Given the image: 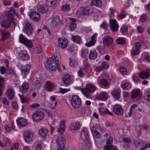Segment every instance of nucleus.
<instances>
[{"mask_svg": "<svg viewBox=\"0 0 150 150\" xmlns=\"http://www.w3.org/2000/svg\"><path fill=\"white\" fill-rule=\"evenodd\" d=\"M71 103L73 107L78 108L81 106V101L78 96L74 95L71 98Z\"/></svg>", "mask_w": 150, "mask_h": 150, "instance_id": "nucleus-1", "label": "nucleus"}, {"mask_svg": "<svg viewBox=\"0 0 150 150\" xmlns=\"http://www.w3.org/2000/svg\"><path fill=\"white\" fill-rule=\"evenodd\" d=\"M96 89L95 86L93 84H87L85 89H82L81 91L83 95L87 98H89V92H93Z\"/></svg>", "mask_w": 150, "mask_h": 150, "instance_id": "nucleus-2", "label": "nucleus"}, {"mask_svg": "<svg viewBox=\"0 0 150 150\" xmlns=\"http://www.w3.org/2000/svg\"><path fill=\"white\" fill-rule=\"evenodd\" d=\"M59 24L63 25V21L60 18L59 16H57L53 18L50 23V26L52 28H55Z\"/></svg>", "mask_w": 150, "mask_h": 150, "instance_id": "nucleus-3", "label": "nucleus"}, {"mask_svg": "<svg viewBox=\"0 0 150 150\" xmlns=\"http://www.w3.org/2000/svg\"><path fill=\"white\" fill-rule=\"evenodd\" d=\"M44 117L43 112L38 111L35 112L32 114L33 120L35 122H38L42 120Z\"/></svg>", "mask_w": 150, "mask_h": 150, "instance_id": "nucleus-4", "label": "nucleus"}, {"mask_svg": "<svg viewBox=\"0 0 150 150\" xmlns=\"http://www.w3.org/2000/svg\"><path fill=\"white\" fill-rule=\"evenodd\" d=\"M19 41L25 45L28 48H31L33 45L30 40L27 39L22 34H21L19 36Z\"/></svg>", "mask_w": 150, "mask_h": 150, "instance_id": "nucleus-5", "label": "nucleus"}, {"mask_svg": "<svg viewBox=\"0 0 150 150\" xmlns=\"http://www.w3.org/2000/svg\"><path fill=\"white\" fill-rule=\"evenodd\" d=\"M93 11V9L91 8H85L84 7L82 6L78 9L76 13L78 14H82L86 16H90L91 15Z\"/></svg>", "mask_w": 150, "mask_h": 150, "instance_id": "nucleus-6", "label": "nucleus"}, {"mask_svg": "<svg viewBox=\"0 0 150 150\" xmlns=\"http://www.w3.org/2000/svg\"><path fill=\"white\" fill-rule=\"evenodd\" d=\"M81 137L83 141L85 142H88V144L89 147L90 146L91 144L88 143L89 137L88 134V129L86 128H82L81 134Z\"/></svg>", "mask_w": 150, "mask_h": 150, "instance_id": "nucleus-7", "label": "nucleus"}, {"mask_svg": "<svg viewBox=\"0 0 150 150\" xmlns=\"http://www.w3.org/2000/svg\"><path fill=\"white\" fill-rule=\"evenodd\" d=\"M103 44L104 46H110L113 43V39L110 35L105 36L103 39Z\"/></svg>", "mask_w": 150, "mask_h": 150, "instance_id": "nucleus-8", "label": "nucleus"}, {"mask_svg": "<svg viewBox=\"0 0 150 150\" xmlns=\"http://www.w3.org/2000/svg\"><path fill=\"white\" fill-rule=\"evenodd\" d=\"M113 111L118 115H122L124 113V110L121 106L119 104H116L112 107Z\"/></svg>", "mask_w": 150, "mask_h": 150, "instance_id": "nucleus-9", "label": "nucleus"}, {"mask_svg": "<svg viewBox=\"0 0 150 150\" xmlns=\"http://www.w3.org/2000/svg\"><path fill=\"white\" fill-rule=\"evenodd\" d=\"M24 139L25 142L27 143H29L33 141V134L30 131H28L24 132Z\"/></svg>", "mask_w": 150, "mask_h": 150, "instance_id": "nucleus-10", "label": "nucleus"}, {"mask_svg": "<svg viewBox=\"0 0 150 150\" xmlns=\"http://www.w3.org/2000/svg\"><path fill=\"white\" fill-rule=\"evenodd\" d=\"M57 148L65 147L66 142L65 138L62 136L58 137L56 140Z\"/></svg>", "mask_w": 150, "mask_h": 150, "instance_id": "nucleus-11", "label": "nucleus"}, {"mask_svg": "<svg viewBox=\"0 0 150 150\" xmlns=\"http://www.w3.org/2000/svg\"><path fill=\"white\" fill-rule=\"evenodd\" d=\"M31 65L30 64H26L22 66L21 70L22 74L24 75L23 79L26 78V76L29 73Z\"/></svg>", "mask_w": 150, "mask_h": 150, "instance_id": "nucleus-12", "label": "nucleus"}, {"mask_svg": "<svg viewBox=\"0 0 150 150\" xmlns=\"http://www.w3.org/2000/svg\"><path fill=\"white\" fill-rule=\"evenodd\" d=\"M68 41L67 39L63 38H59L58 39L59 46L62 49H65L68 45Z\"/></svg>", "mask_w": 150, "mask_h": 150, "instance_id": "nucleus-13", "label": "nucleus"}, {"mask_svg": "<svg viewBox=\"0 0 150 150\" xmlns=\"http://www.w3.org/2000/svg\"><path fill=\"white\" fill-rule=\"evenodd\" d=\"M80 125L79 122H73L69 125V129L71 132L74 133L78 131L80 129Z\"/></svg>", "mask_w": 150, "mask_h": 150, "instance_id": "nucleus-14", "label": "nucleus"}, {"mask_svg": "<svg viewBox=\"0 0 150 150\" xmlns=\"http://www.w3.org/2000/svg\"><path fill=\"white\" fill-rule=\"evenodd\" d=\"M109 23L110 29L112 31L115 32L117 30L118 25L115 19H110Z\"/></svg>", "mask_w": 150, "mask_h": 150, "instance_id": "nucleus-15", "label": "nucleus"}, {"mask_svg": "<svg viewBox=\"0 0 150 150\" xmlns=\"http://www.w3.org/2000/svg\"><path fill=\"white\" fill-rule=\"evenodd\" d=\"M33 29L31 24L29 23H26L24 26L23 29V31L27 35H29L32 34Z\"/></svg>", "mask_w": 150, "mask_h": 150, "instance_id": "nucleus-16", "label": "nucleus"}, {"mask_svg": "<svg viewBox=\"0 0 150 150\" xmlns=\"http://www.w3.org/2000/svg\"><path fill=\"white\" fill-rule=\"evenodd\" d=\"M131 98H137V100H139L140 98V91L139 89H134L132 90L131 93Z\"/></svg>", "mask_w": 150, "mask_h": 150, "instance_id": "nucleus-17", "label": "nucleus"}, {"mask_svg": "<svg viewBox=\"0 0 150 150\" xmlns=\"http://www.w3.org/2000/svg\"><path fill=\"white\" fill-rule=\"evenodd\" d=\"M30 16L33 21H38L40 18V14L35 11L31 12L30 14Z\"/></svg>", "mask_w": 150, "mask_h": 150, "instance_id": "nucleus-18", "label": "nucleus"}, {"mask_svg": "<svg viewBox=\"0 0 150 150\" xmlns=\"http://www.w3.org/2000/svg\"><path fill=\"white\" fill-rule=\"evenodd\" d=\"M140 76L143 79H148L150 76V69H147L145 71L140 72Z\"/></svg>", "mask_w": 150, "mask_h": 150, "instance_id": "nucleus-19", "label": "nucleus"}, {"mask_svg": "<svg viewBox=\"0 0 150 150\" xmlns=\"http://www.w3.org/2000/svg\"><path fill=\"white\" fill-rule=\"evenodd\" d=\"M29 88V86L27 82L24 83L20 87V91L23 94L25 93L28 91Z\"/></svg>", "mask_w": 150, "mask_h": 150, "instance_id": "nucleus-20", "label": "nucleus"}, {"mask_svg": "<svg viewBox=\"0 0 150 150\" xmlns=\"http://www.w3.org/2000/svg\"><path fill=\"white\" fill-rule=\"evenodd\" d=\"M70 21L69 22V27L70 30L73 31L76 28L77 23L75 19L70 18Z\"/></svg>", "mask_w": 150, "mask_h": 150, "instance_id": "nucleus-21", "label": "nucleus"}, {"mask_svg": "<svg viewBox=\"0 0 150 150\" xmlns=\"http://www.w3.org/2000/svg\"><path fill=\"white\" fill-rule=\"evenodd\" d=\"M20 57L21 59L25 60H28L30 57L26 51H22L20 53Z\"/></svg>", "mask_w": 150, "mask_h": 150, "instance_id": "nucleus-22", "label": "nucleus"}, {"mask_svg": "<svg viewBox=\"0 0 150 150\" xmlns=\"http://www.w3.org/2000/svg\"><path fill=\"white\" fill-rule=\"evenodd\" d=\"M17 125L19 127H23L27 125V122L23 118L20 117L16 120Z\"/></svg>", "mask_w": 150, "mask_h": 150, "instance_id": "nucleus-23", "label": "nucleus"}, {"mask_svg": "<svg viewBox=\"0 0 150 150\" xmlns=\"http://www.w3.org/2000/svg\"><path fill=\"white\" fill-rule=\"evenodd\" d=\"M54 87V84L50 81H47L45 86V90L49 92L52 91Z\"/></svg>", "mask_w": 150, "mask_h": 150, "instance_id": "nucleus-24", "label": "nucleus"}, {"mask_svg": "<svg viewBox=\"0 0 150 150\" xmlns=\"http://www.w3.org/2000/svg\"><path fill=\"white\" fill-rule=\"evenodd\" d=\"M120 89H115L112 92L111 94L114 98L117 100L120 98Z\"/></svg>", "mask_w": 150, "mask_h": 150, "instance_id": "nucleus-25", "label": "nucleus"}, {"mask_svg": "<svg viewBox=\"0 0 150 150\" xmlns=\"http://www.w3.org/2000/svg\"><path fill=\"white\" fill-rule=\"evenodd\" d=\"M99 112L102 114H106L109 115H113L112 113L107 108L103 107H100L98 108Z\"/></svg>", "mask_w": 150, "mask_h": 150, "instance_id": "nucleus-26", "label": "nucleus"}, {"mask_svg": "<svg viewBox=\"0 0 150 150\" xmlns=\"http://www.w3.org/2000/svg\"><path fill=\"white\" fill-rule=\"evenodd\" d=\"M91 130L94 137L96 138H99L101 137V134L96 130L94 126L92 127V128H91Z\"/></svg>", "mask_w": 150, "mask_h": 150, "instance_id": "nucleus-27", "label": "nucleus"}, {"mask_svg": "<svg viewBox=\"0 0 150 150\" xmlns=\"http://www.w3.org/2000/svg\"><path fill=\"white\" fill-rule=\"evenodd\" d=\"M71 76L69 74H66L63 76L62 80L64 83L67 85H69L71 81Z\"/></svg>", "mask_w": 150, "mask_h": 150, "instance_id": "nucleus-28", "label": "nucleus"}, {"mask_svg": "<svg viewBox=\"0 0 150 150\" xmlns=\"http://www.w3.org/2000/svg\"><path fill=\"white\" fill-rule=\"evenodd\" d=\"M107 94L106 93L102 92L97 97V99L100 100L105 101L107 99Z\"/></svg>", "mask_w": 150, "mask_h": 150, "instance_id": "nucleus-29", "label": "nucleus"}, {"mask_svg": "<svg viewBox=\"0 0 150 150\" xmlns=\"http://www.w3.org/2000/svg\"><path fill=\"white\" fill-rule=\"evenodd\" d=\"M48 131L47 129L45 128H42L39 131L40 136L44 137H45L48 134Z\"/></svg>", "mask_w": 150, "mask_h": 150, "instance_id": "nucleus-30", "label": "nucleus"}, {"mask_svg": "<svg viewBox=\"0 0 150 150\" xmlns=\"http://www.w3.org/2000/svg\"><path fill=\"white\" fill-rule=\"evenodd\" d=\"M38 11L43 13L48 11V8L45 4H42L39 6L37 8Z\"/></svg>", "mask_w": 150, "mask_h": 150, "instance_id": "nucleus-31", "label": "nucleus"}, {"mask_svg": "<svg viewBox=\"0 0 150 150\" xmlns=\"http://www.w3.org/2000/svg\"><path fill=\"white\" fill-rule=\"evenodd\" d=\"M0 33L2 34V40L3 41L8 38L10 36V33L5 30L0 31Z\"/></svg>", "mask_w": 150, "mask_h": 150, "instance_id": "nucleus-32", "label": "nucleus"}, {"mask_svg": "<svg viewBox=\"0 0 150 150\" xmlns=\"http://www.w3.org/2000/svg\"><path fill=\"white\" fill-rule=\"evenodd\" d=\"M91 4V5L100 7L102 6V3L101 0H92Z\"/></svg>", "mask_w": 150, "mask_h": 150, "instance_id": "nucleus-33", "label": "nucleus"}, {"mask_svg": "<svg viewBox=\"0 0 150 150\" xmlns=\"http://www.w3.org/2000/svg\"><path fill=\"white\" fill-rule=\"evenodd\" d=\"M97 56V53L96 51L91 50L90 51L89 55L90 59L94 60L96 58Z\"/></svg>", "mask_w": 150, "mask_h": 150, "instance_id": "nucleus-34", "label": "nucleus"}, {"mask_svg": "<svg viewBox=\"0 0 150 150\" xmlns=\"http://www.w3.org/2000/svg\"><path fill=\"white\" fill-rule=\"evenodd\" d=\"M7 95L8 98L10 99H12L14 96L13 90L11 88H8L7 91Z\"/></svg>", "mask_w": 150, "mask_h": 150, "instance_id": "nucleus-35", "label": "nucleus"}, {"mask_svg": "<svg viewBox=\"0 0 150 150\" xmlns=\"http://www.w3.org/2000/svg\"><path fill=\"white\" fill-rule=\"evenodd\" d=\"M57 0H46V4L48 7H52L55 5Z\"/></svg>", "mask_w": 150, "mask_h": 150, "instance_id": "nucleus-36", "label": "nucleus"}, {"mask_svg": "<svg viewBox=\"0 0 150 150\" xmlns=\"http://www.w3.org/2000/svg\"><path fill=\"white\" fill-rule=\"evenodd\" d=\"M10 21L8 20H4L1 23V25L5 29H6L9 27L10 25Z\"/></svg>", "mask_w": 150, "mask_h": 150, "instance_id": "nucleus-37", "label": "nucleus"}, {"mask_svg": "<svg viewBox=\"0 0 150 150\" xmlns=\"http://www.w3.org/2000/svg\"><path fill=\"white\" fill-rule=\"evenodd\" d=\"M99 83L103 86L107 87L109 85V83L107 79H103L99 80Z\"/></svg>", "mask_w": 150, "mask_h": 150, "instance_id": "nucleus-38", "label": "nucleus"}, {"mask_svg": "<svg viewBox=\"0 0 150 150\" xmlns=\"http://www.w3.org/2000/svg\"><path fill=\"white\" fill-rule=\"evenodd\" d=\"M54 61L56 65V67L58 71L60 72L61 71V68L59 67L60 66L59 62L60 61L59 58L58 56H56L54 57Z\"/></svg>", "mask_w": 150, "mask_h": 150, "instance_id": "nucleus-39", "label": "nucleus"}, {"mask_svg": "<svg viewBox=\"0 0 150 150\" xmlns=\"http://www.w3.org/2000/svg\"><path fill=\"white\" fill-rule=\"evenodd\" d=\"M72 38L73 41L74 42H76L77 43L79 44L81 42V38L79 36H72Z\"/></svg>", "mask_w": 150, "mask_h": 150, "instance_id": "nucleus-40", "label": "nucleus"}, {"mask_svg": "<svg viewBox=\"0 0 150 150\" xmlns=\"http://www.w3.org/2000/svg\"><path fill=\"white\" fill-rule=\"evenodd\" d=\"M33 86L35 88L38 89L41 87L42 83L40 81L37 80L34 82L33 84Z\"/></svg>", "mask_w": 150, "mask_h": 150, "instance_id": "nucleus-41", "label": "nucleus"}, {"mask_svg": "<svg viewBox=\"0 0 150 150\" xmlns=\"http://www.w3.org/2000/svg\"><path fill=\"white\" fill-rule=\"evenodd\" d=\"M116 42L117 44L122 45L125 44V41L124 38L119 37L116 39Z\"/></svg>", "mask_w": 150, "mask_h": 150, "instance_id": "nucleus-42", "label": "nucleus"}, {"mask_svg": "<svg viewBox=\"0 0 150 150\" xmlns=\"http://www.w3.org/2000/svg\"><path fill=\"white\" fill-rule=\"evenodd\" d=\"M104 148L105 150H118L116 146L112 145L105 146L104 147Z\"/></svg>", "mask_w": 150, "mask_h": 150, "instance_id": "nucleus-43", "label": "nucleus"}, {"mask_svg": "<svg viewBox=\"0 0 150 150\" xmlns=\"http://www.w3.org/2000/svg\"><path fill=\"white\" fill-rule=\"evenodd\" d=\"M46 67L48 70H50L52 71H55L56 68V67L53 64H48V65H46Z\"/></svg>", "mask_w": 150, "mask_h": 150, "instance_id": "nucleus-44", "label": "nucleus"}, {"mask_svg": "<svg viewBox=\"0 0 150 150\" xmlns=\"http://www.w3.org/2000/svg\"><path fill=\"white\" fill-rule=\"evenodd\" d=\"M88 49H83L81 52V56L83 57H86L88 56Z\"/></svg>", "mask_w": 150, "mask_h": 150, "instance_id": "nucleus-45", "label": "nucleus"}, {"mask_svg": "<svg viewBox=\"0 0 150 150\" xmlns=\"http://www.w3.org/2000/svg\"><path fill=\"white\" fill-rule=\"evenodd\" d=\"M121 33L125 35L127 33V28L126 26H122L120 30Z\"/></svg>", "mask_w": 150, "mask_h": 150, "instance_id": "nucleus-46", "label": "nucleus"}, {"mask_svg": "<svg viewBox=\"0 0 150 150\" xmlns=\"http://www.w3.org/2000/svg\"><path fill=\"white\" fill-rule=\"evenodd\" d=\"M106 145H111V144L113 142V138L112 137L109 136V137L106 139Z\"/></svg>", "mask_w": 150, "mask_h": 150, "instance_id": "nucleus-47", "label": "nucleus"}, {"mask_svg": "<svg viewBox=\"0 0 150 150\" xmlns=\"http://www.w3.org/2000/svg\"><path fill=\"white\" fill-rule=\"evenodd\" d=\"M139 77L140 78V73H138L137 74L133 75L132 78L135 82H137L139 81Z\"/></svg>", "mask_w": 150, "mask_h": 150, "instance_id": "nucleus-48", "label": "nucleus"}, {"mask_svg": "<svg viewBox=\"0 0 150 150\" xmlns=\"http://www.w3.org/2000/svg\"><path fill=\"white\" fill-rule=\"evenodd\" d=\"M144 97L146 100L150 102V91L146 92L144 94Z\"/></svg>", "mask_w": 150, "mask_h": 150, "instance_id": "nucleus-49", "label": "nucleus"}, {"mask_svg": "<svg viewBox=\"0 0 150 150\" xmlns=\"http://www.w3.org/2000/svg\"><path fill=\"white\" fill-rule=\"evenodd\" d=\"M122 87L124 89H127L131 87L130 84L128 83H125L121 85Z\"/></svg>", "mask_w": 150, "mask_h": 150, "instance_id": "nucleus-50", "label": "nucleus"}, {"mask_svg": "<svg viewBox=\"0 0 150 150\" xmlns=\"http://www.w3.org/2000/svg\"><path fill=\"white\" fill-rule=\"evenodd\" d=\"M89 66V64L87 60H85L83 61V65L82 68L84 71H86V68L88 67Z\"/></svg>", "mask_w": 150, "mask_h": 150, "instance_id": "nucleus-51", "label": "nucleus"}, {"mask_svg": "<svg viewBox=\"0 0 150 150\" xmlns=\"http://www.w3.org/2000/svg\"><path fill=\"white\" fill-rule=\"evenodd\" d=\"M101 65L103 69H108L109 67L108 62L105 61H103L102 62Z\"/></svg>", "mask_w": 150, "mask_h": 150, "instance_id": "nucleus-52", "label": "nucleus"}, {"mask_svg": "<svg viewBox=\"0 0 150 150\" xmlns=\"http://www.w3.org/2000/svg\"><path fill=\"white\" fill-rule=\"evenodd\" d=\"M18 95L20 98L22 103H24L28 101L29 99L26 97H24L23 95L20 94H18Z\"/></svg>", "mask_w": 150, "mask_h": 150, "instance_id": "nucleus-53", "label": "nucleus"}, {"mask_svg": "<svg viewBox=\"0 0 150 150\" xmlns=\"http://www.w3.org/2000/svg\"><path fill=\"white\" fill-rule=\"evenodd\" d=\"M69 64L70 66L72 67L76 65L77 63L75 60L72 59L71 58H70Z\"/></svg>", "mask_w": 150, "mask_h": 150, "instance_id": "nucleus-54", "label": "nucleus"}, {"mask_svg": "<svg viewBox=\"0 0 150 150\" xmlns=\"http://www.w3.org/2000/svg\"><path fill=\"white\" fill-rule=\"evenodd\" d=\"M95 41H94L93 40L91 39V40L90 42H86L85 44V45L89 47L94 45H95Z\"/></svg>", "mask_w": 150, "mask_h": 150, "instance_id": "nucleus-55", "label": "nucleus"}, {"mask_svg": "<svg viewBox=\"0 0 150 150\" xmlns=\"http://www.w3.org/2000/svg\"><path fill=\"white\" fill-rule=\"evenodd\" d=\"M54 61L53 58L52 57H50L47 60L46 65H48V64H54Z\"/></svg>", "mask_w": 150, "mask_h": 150, "instance_id": "nucleus-56", "label": "nucleus"}, {"mask_svg": "<svg viewBox=\"0 0 150 150\" xmlns=\"http://www.w3.org/2000/svg\"><path fill=\"white\" fill-rule=\"evenodd\" d=\"M4 79L0 76V88H4Z\"/></svg>", "mask_w": 150, "mask_h": 150, "instance_id": "nucleus-57", "label": "nucleus"}, {"mask_svg": "<svg viewBox=\"0 0 150 150\" xmlns=\"http://www.w3.org/2000/svg\"><path fill=\"white\" fill-rule=\"evenodd\" d=\"M122 140L124 142L129 144L131 142L130 139L127 137H123L122 138Z\"/></svg>", "mask_w": 150, "mask_h": 150, "instance_id": "nucleus-58", "label": "nucleus"}, {"mask_svg": "<svg viewBox=\"0 0 150 150\" xmlns=\"http://www.w3.org/2000/svg\"><path fill=\"white\" fill-rule=\"evenodd\" d=\"M36 48L37 50V52L38 53H40L42 51V47L39 45H37L36 46Z\"/></svg>", "mask_w": 150, "mask_h": 150, "instance_id": "nucleus-59", "label": "nucleus"}, {"mask_svg": "<svg viewBox=\"0 0 150 150\" xmlns=\"http://www.w3.org/2000/svg\"><path fill=\"white\" fill-rule=\"evenodd\" d=\"M78 76L82 78L84 74L82 71L81 68H80L79 70L78 71Z\"/></svg>", "mask_w": 150, "mask_h": 150, "instance_id": "nucleus-60", "label": "nucleus"}, {"mask_svg": "<svg viewBox=\"0 0 150 150\" xmlns=\"http://www.w3.org/2000/svg\"><path fill=\"white\" fill-rule=\"evenodd\" d=\"M110 12L108 13V15L110 17V19H112L113 18L114 16V11L111 9H110Z\"/></svg>", "mask_w": 150, "mask_h": 150, "instance_id": "nucleus-61", "label": "nucleus"}, {"mask_svg": "<svg viewBox=\"0 0 150 150\" xmlns=\"http://www.w3.org/2000/svg\"><path fill=\"white\" fill-rule=\"evenodd\" d=\"M40 104L38 103H34L30 105V107L32 108H35L39 107Z\"/></svg>", "mask_w": 150, "mask_h": 150, "instance_id": "nucleus-62", "label": "nucleus"}, {"mask_svg": "<svg viewBox=\"0 0 150 150\" xmlns=\"http://www.w3.org/2000/svg\"><path fill=\"white\" fill-rule=\"evenodd\" d=\"M15 8L13 7H11L8 12V13L9 15H13L15 13Z\"/></svg>", "mask_w": 150, "mask_h": 150, "instance_id": "nucleus-63", "label": "nucleus"}, {"mask_svg": "<svg viewBox=\"0 0 150 150\" xmlns=\"http://www.w3.org/2000/svg\"><path fill=\"white\" fill-rule=\"evenodd\" d=\"M100 27L101 28L104 29H106L107 27V25L106 23L105 22H103L100 25Z\"/></svg>", "mask_w": 150, "mask_h": 150, "instance_id": "nucleus-64", "label": "nucleus"}]
</instances>
